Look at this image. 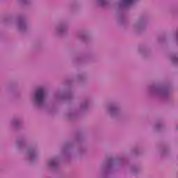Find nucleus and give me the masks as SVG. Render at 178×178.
Masks as SVG:
<instances>
[{
    "instance_id": "nucleus-1",
    "label": "nucleus",
    "mask_w": 178,
    "mask_h": 178,
    "mask_svg": "<svg viewBox=\"0 0 178 178\" xmlns=\"http://www.w3.org/2000/svg\"><path fill=\"white\" fill-rule=\"evenodd\" d=\"M44 89L42 88L38 89L35 95L36 102H38V104H41V102L44 101Z\"/></svg>"
},
{
    "instance_id": "nucleus-2",
    "label": "nucleus",
    "mask_w": 178,
    "mask_h": 178,
    "mask_svg": "<svg viewBox=\"0 0 178 178\" xmlns=\"http://www.w3.org/2000/svg\"><path fill=\"white\" fill-rule=\"evenodd\" d=\"M134 0H123L124 5H131Z\"/></svg>"
}]
</instances>
